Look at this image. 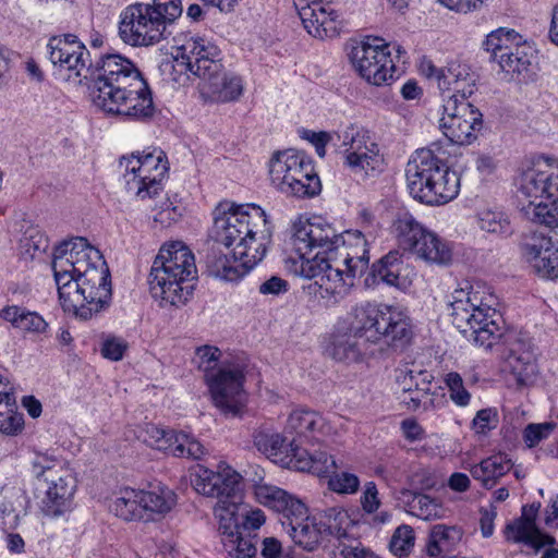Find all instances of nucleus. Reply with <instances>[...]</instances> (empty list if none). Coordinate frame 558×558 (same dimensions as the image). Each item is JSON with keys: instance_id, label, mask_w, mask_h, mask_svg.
<instances>
[{"instance_id": "obj_1", "label": "nucleus", "mask_w": 558, "mask_h": 558, "mask_svg": "<svg viewBox=\"0 0 558 558\" xmlns=\"http://www.w3.org/2000/svg\"><path fill=\"white\" fill-rule=\"evenodd\" d=\"M274 226L266 213L254 204L220 206L213 233L218 244L234 245L232 257L213 246L206 255L210 276L235 281L260 263L272 241Z\"/></svg>"}, {"instance_id": "obj_2", "label": "nucleus", "mask_w": 558, "mask_h": 558, "mask_svg": "<svg viewBox=\"0 0 558 558\" xmlns=\"http://www.w3.org/2000/svg\"><path fill=\"white\" fill-rule=\"evenodd\" d=\"M52 270L65 312L88 319L111 301L110 272L100 252L75 238L56 247Z\"/></svg>"}, {"instance_id": "obj_3", "label": "nucleus", "mask_w": 558, "mask_h": 558, "mask_svg": "<svg viewBox=\"0 0 558 558\" xmlns=\"http://www.w3.org/2000/svg\"><path fill=\"white\" fill-rule=\"evenodd\" d=\"M89 95L94 106L106 113L133 120L151 118L155 107L151 92L137 66L121 54L101 57L87 70Z\"/></svg>"}, {"instance_id": "obj_4", "label": "nucleus", "mask_w": 558, "mask_h": 558, "mask_svg": "<svg viewBox=\"0 0 558 558\" xmlns=\"http://www.w3.org/2000/svg\"><path fill=\"white\" fill-rule=\"evenodd\" d=\"M413 336L409 316L396 306L366 304L355 310L350 331L333 338L329 355L340 362L383 354L388 345L404 348Z\"/></svg>"}, {"instance_id": "obj_5", "label": "nucleus", "mask_w": 558, "mask_h": 558, "mask_svg": "<svg viewBox=\"0 0 558 558\" xmlns=\"http://www.w3.org/2000/svg\"><path fill=\"white\" fill-rule=\"evenodd\" d=\"M333 255H315L311 262H301L299 272L305 279H314L319 293L337 301L343 298L354 278L363 275L369 263L368 242L360 230L341 232Z\"/></svg>"}, {"instance_id": "obj_6", "label": "nucleus", "mask_w": 558, "mask_h": 558, "mask_svg": "<svg viewBox=\"0 0 558 558\" xmlns=\"http://www.w3.org/2000/svg\"><path fill=\"white\" fill-rule=\"evenodd\" d=\"M197 268L194 254L181 241L161 246L148 277L150 294L161 306H181L192 295Z\"/></svg>"}, {"instance_id": "obj_7", "label": "nucleus", "mask_w": 558, "mask_h": 558, "mask_svg": "<svg viewBox=\"0 0 558 558\" xmlns=\"http://www.w3.org/2000/svg\"><path fill=\"white\" fill-rule=\"evenodd\" d=\"M497 298L492 292L464 289L456 290L452 295L451 316L453 325L475 344L492 348L502 336L497 323Z\"/></svg>"}, {"instance_id": "obj_8", "label": "nucleus", "mask_w": 558, "mask_h": 558, "mask_svg": "<svg viewBox=\"0 0 558 558\" xmlns=\"http://www.w3.org/2000/svg\"><path fill=\"white\" fill-rule=\"evenodd\" d=\"M183 12L181 0H151L129 5L121 14L119 34L132 46H149L165 37L166 28Z\"/></svg>"}, {"instance_id": "obj_9", "label": "nucleus", "mask_w": 558, "mask_h": 558, "mask_svg": "<svg viewBox=\"0 0 558 558\" xmlns=\"http://www.w3.org/2000/svg\"><path fill=\"white\" fill-rule=\"evenodd\" d=\"M341 232L320 217L299 219L293 223L292 234L287 245L291 254L286 258V265L290 271L300 276L301 262H311L306 255L313 250H320L316 255L322 257L332 256Z\"/></svg>"}, {"instance_id": "obj_10", "label": "nucleus", "mask_w": 558, "mask_h": 558, "mask_svg": "<svg viewBox=\"0 0 558 558\" xmlns=\"http://www.w3.org/2000/svg\"><path fill=\"white\" fill-rule=\"evenodd\" d=\"M163 158L161 150L122 157L119 167L126 191L140 199L158 196L168 171V162Z\"/></svg>"}, {"instance_id": "obj_11", "label": "nucleus", "mask_w": 558, "mask_h": 558, "mask_svg": "<svg viewBox=\"0 0 558 558\" xmlns=\"http://www.w3.org/2000/svg\"><path fill=\"white\" fill-rule=\"evenodd\" d=\"M269 175L272 185L288 195L313 197L322 190L312 163L294 153H277L270 161Z\"/></svg>"}, {"instance_id": "obj_12", "label": "nucleus", "mask_w": 558, "mask_h": 558, "mask_svg": "<svg viewBox=\"0 0 558 558\" xmlns=\"http://www.w3.org/2000/svg\"><path fill=\"white\" fill-rule=\"evenodd\" d=\"M393 228L400 246L418 258L437 265H447L451 262L450 246L436 233L427 230L411 214H399Z\"/></svg>"}, {"instance_id": "obj_13", "label": "nucleus", "mask_w": 558, "mask_h": 558, "mask_svg": "<svg viewBox=\"0 0 558 558\" xmlns=\"http://www.w3.org/2000/svg\"><path fill=\"white\" fill-rule=\"evenodd\" d=\"M336 136L340 141L339 153L344 158V166L353 173L367 175L381 170L384 157L379 146L363 126L350 124Z\"/></svg>"}, {"instance_id": "obj_14", "label": "nucleus", "mask_w": 558, "mask_h": 558, "mask_svg": "<svg viewBox=\"0 0 558 558\" xmlns=\"http://www.w3.org/2000/svg\"><path fill=\"white\" fill-rule=\"evenodd\" d=\"M349 59L361 77L376 86L388 83L393 77L395 64L389 47L380 38H367L352 46Z\"/></svg>"}, {"instance_id": "obj_15", "label": "nucleus", "mask_w": 558, "mask_h": 558, "mask_svg": "<svg viewBox=\"0 0 558 558\" xmlns=\"http://www.w3.org/2000/svg\"><path fill=\"white\" fill-rule=\"evenodd\" d=\"M440 129L444 135L457 145H470L482 128V113L469 101L450 97L445 100Z\"/></svg>"}, {"instance_id": "obj_16", "label": "nucleus", "mask_w": 558, "mask_h": 558, "mask_svg": "<svg viewBox=\"0 0 558 558\" xmlns=\"http://www.w3.org/2000/svg\"><path fill=\"white\" fill-rule=\"evenodd\" d=\"M205 378L214 404L225 414H239L245 401L243 371L239 366L221 367Z\"/></svg>"}, {"instance_id": "obj_17", "label": "nucleus", "mask_w": 558, "mask_h": 558, "mask_svg": "<svg viewBox=\"0 0 558 558\" xmlns=\"http://www.w3.org/2000/svg\"><path fill=\"white\" fill-rule=\"evenodd\" d=\"M175 51V60L184 64L187 71L199 78L220 69V49L204 37H184L178 41Z\"/></svg>"}, {"instance_id": "obj_18", "label": "nucleus", "mask_w": 558, "mask_h": 558, "mask_svg": "<svg viewBox=\"0 0 558 558\" xmlns=\"http://www.w3.org/2000/svg\"><path fill=\"white\" fill-rule=\"evenodd\" d=\"M558 192V167L548 159H538L524 170L518 183V198L526 205L555 197Z\"/></svg>"}, {"instance_id": "obj_19", "label": "nucleus", "mask_w": 558, "mask_h": 558, "mask_svg": "<svg viewBox=\"0 0 558 558\" xmlns=\"http://www.w3.org/2000/svg\"><path fill=\"white\" fill-rule=\"evenodd\" d=\"M47 53L54 66L74 72L76 77L88 78L89 52L74 35L52 37L47 44Z\"/></svg>"}, {"instance_id": "obj_20", "label": "nucleus", "mask_w": 558, "mask_h": 558, "mask_svg": "<svg viewBox=\"0 0 558 558\" xmlns=\"http://www.w3.org/2000/svg\"><path fill=\"white\" fill-rule=\"evenodd\" d=\"M48 487L43 499V512L59 518L72 511L76 480L68 469L60 468L58 474L46 478Z\"/></svg>"}, {"instance_id": "obj_21", "label": "nucleus", "mask_w": 558, "mask_h": 558, "mask_svg": "<svg viewBox=\"0 0 558 558\" xmlns=\"http://www.w3.org/2000/svg\"><path fill=\"white\" fill-rule=\"evenodd\" d=\"M304 28L315 38L336 37L339 33L337 15L323 0H293Z\"/></svg>"}, {"instance_id": "obj_22", "label": "nucleus", "mask_w": 558, "mask_h": 558, "mask_svg": "<svg viewBox=\"0 0 558 558\" xmlns=\"http://www.w3.org/2000/svg\"><path fill=\"white\" fill-rule=\"evenodd\" d=\"M439 158L433 150L421 148L414 151L405 167L407 187L410 195L424 204L426 193L433 182Z\"/></svg>"}, {"instance_id": "obj_23", "label": "nucleus", "mask_w": 558, "mask_h": 558, "mask_svg": "<svg viewBox=\"0 0 558 558\" xmlns=\"http://www.w3.org/2000/svg\"><path fill=\"white\" fill-rule=\"evenodd\" d=\"M524 254L536 272L544 277L558 278V230L551 235H534L524 243Z\"/></svg>"}, {"instance_id": "obj_24", "label": "nucleus", "mask_w": 558, "mask_h": 558, "mask_svg": "<svg viewBox=\"0 0 558 558\" xmlns=\"http://www.w3.org/2000/svg\"><path fill=\"white\" fill-rule=\"evenodd\" d=\"M241 475L231 468H225L220 472H214L205 466L198 465L192 480L193 487L198 494L218 500L234 496L240 489Z\"/></svg>"}, {"instance_id": "obj_25", "label": "nucleus", "mask_w": 558, "mask_h": 558, "mask_svg": "<svg viewBox=\"0 0 558 558\" xmlns=\"http://www.w3.org/2000/svg\"><path fill=\"white\" fill-rule=\"evenodd\" d=\"M539 508V502L523 506L521 517L506 526L505 535L507 539L524 543L535 549L553 545L555 543L554 537L542 533L536 526L535 519Z\"/></svg>"}, {"instance_id": "obj_26", "label": "nucleus", "mask_w": 558, "mask_h": 558, "mask_svg": "<svg viewBox=\"0 0 558 558\" xmlns=\"http://www.w3.org/2000/svg\"><path fill=\"white\" fill-rule=\"evenodd\" d=\"M201 80V95L211 102L235 101L243 93L242 80L228 73L222 63L217 72H209Z\"/></svg>"}, {"instance_id": "obj_27", "label": "nucleus", "mask_w": 558, "mask_h": 558, "mask_svg": "<svg viewBox=\"0 0 558 558\" xmlns=\"http://www.w3.org/2000/svg\"><path fill=\"white\" fill-rule=\"evenodd\" d=\"M460 192V174L451 170L440 158L428 187L424 204L445 205L454 199Z\"/></svg>"}, {"instance_id": "obj_28", "label": "nucleus", "mask_w": 558, "mask_h": 558, "mask_svg": "<svg viewBox=\"0 0 558 558\" xmlns=\"http://www.w3.org/2000/svg\"><path fill=\"white\" fill-rule=\"evenodd\" d=\"M254 495L259 504L282 513L284 520L291 515H303L306 512V507L301 500L277 486L257 484L254 487Z\"/></svg>"}, {"instance_id": "obj_29", "label": "nucleus", "mask_w": 558, "mask_h": 558, "mask_svg": "<svg viewBox=\"0 0 558 558\" xmlns=\"http://www.w3.org/2000/svg\"><path fill=\"white\" fill-rule=\"evenodd\" d=\"M412 269L403 263L398 251H391L372 266V276L389 286L404 289L411 283Z\"/></svg>"}, {"instance_id": "obj_30", "label": "nucleus", "mask_w": 558, "mask_h": 558, "mask_svg": "<svg viewBox=\"0 0 558 558\" xmlns=\"http://www.w3.org/2000/svg\"><path fill=\"white\" fill-rule=\"evenodd\" d=\"M165 436L159 440H148V445L174 457L194 460L201 459L205 452L203 445L190 435L166 430Z\"/></svg>"}, {"instance_id": "obj_31", "label": "nucleus", "mask_w": 558, "mask_h": 558, "mask_svg": "<svg viewBox=\"0 0 558 558\" xmlns=\"http://www.w3.org/2000/svg\"><path fill=\"white\" fill-rule=\"evenodd\" d=\"M242 504L241 488L234 492V496H227L218 500L214 513L218 520V530L222 538L233 537L240 533Z\"/></svg>"}, {"instance_id": "obj_32", "label": "nucleus", "mask_w": 558, "mask_h": 558, "mask_svg": "<svg viewBox=\"0 0 558 558\" xmlns=\"http://www.w3.org/2000/svg\"><path fill=\"white\" fill-rule=\"evenodd\" d=\"M512 468L513 462L507 454L496 453L483 459L480 463L473 464L470 468V473L484 488L492 489Z\"/></svg>"}, {"instance_id": "obj_33", "label": "nucleus", "mask_w": 558, "mask_h": 558, "mask_svg": "<svg viewBox=\"0 0 558 558\" xmlns=\"http://www.w3.org/2000/svg\"><path fill=\"white\" fill-rule=\"evenodd\" d=\"M281 523L293 542L304 549L312 551L319 544L323 530L318 522L308 518L307 511L300 517L291 515Z\"/></svg>"}, {"instance_id": "obj_34", "label": "nucleus", "mask_w": 558, "mask_h": 558, "mask_svg": "<svg viewBox=\"0 0 558 558\" xmlns=\"http://www.w3.org/2000/svg\"><path fill=\"white\" fill-rule=\"evenodd\" d=\"M397 500L408 513L425 521L439 519L445 513L439 500L410 489L400 490Z\"/></svg>"}, {"instance_id": "obj_35", "label": "nucleus", "mask_w": 558, "mask_h": 558, "mask_svg": "<svg viewBox=\"0 0 558 558\" xmlns=\"http://www.w3.org/2000/svg\"><path fill=\"white\" fill-rule=\"evenodd\" d=\"M420 386L407 393H400L399 400L411 411H417L420 409L424 411L433 410L444 403V393H437L430 391L433 375L422 374Z\"/></svg>"}, {"instance_id": "obj_36", "label": "nucleus", "mask_w": 558, "mask_h": 558, "mask_svg": "<svg viewBox=\"0 0 558 558\" xmlns=\"http://www.w3.org/2000/svg\"><path fill=\"white\" fill-rule=\"evenodd\" d=\"M462 539V531L454 525L436 524L428 534L426 553L429 557L448 556Z\"/></svg>"}, {"instance_id": "obj_37", "label": "nucleus", "mask_w": 558, "mask_h": 558, "mask_svg": "<svg viewBox=\"0 0 558 558\" xmlns=\"http://www.w3.org/2000/svg\"><path fill=\"white\" fill-rule=\"evenodd\" d=\"M140 490L131 487L121 488L110 500L109 510L124 521L142 520Z\"/></svg>"}, {"instance_id": "obj_38", "label": "nucleus", "mask_w": 558, "mask_h": 558, "mask_svg": "<svg viewBox=\"0 0 558 558\" xmlns=\"http://www.w3.org/2000/svg\"><path fill=\"white\" fill-rule=\"evenodd\" d=\"M2 317L13 327L32 335H44L49 328V324L38 313L19 306L4 308Z\"/></svg>"}, {"instance_id": "obj_39", "label": "nucleus", "mask_w": 558, "mask_h": 558, "mask_svg": "<svg viewBox=\"0 0 558 558\" xmlns=\"http://www.w3.org/2000/svg\"><path fill=\"white\" fill-rule=\"evenodd\" d=\"M324 426V418L315 411L294 410L288 418L286 433L295 434L298 437L308 438Z\"/></svg>"}, {"instance_id": "obj_40", "label": "nucleus", "mask_w": 558, "mask_h": 558, "mask_svg": "<svg viewBox=\"0 0 558 558\" xmlns=\"http://www.w3.org/2000/svg\"><path fill=\"white\" fill-rule=\"evenodd\" d=\"M142 507V514L146 513L165 514L169 512L173 505V494L166 487L156 486L149 490L138 489Z\"/></svg>"}, {"instance_id": "obj_41", "label": "nucleus", "mask_w": 558, "mask_h": 558, "mask_svg": "<svg viewBox=\"0 0 558 558\" xmlns=\"http://www.w3.org/2000/svg\"><path fill=\"white\" fill-rule=\"evenodd\" d=\"M505 367L514 376L518 385H526L535 375L536 366L529 351L518 352L511 348L505 361Z\"/></svg>"}, {"instance_id": "obj_42", "label": "nucleus", "mask_w": 558, "mask_h": 558, "mask_svg": "<svg viewBox=\"0 0 558 558\" xmlns=\"http://www.w3.org/2000/svg\"><path fill=\"white\" fill-rule=\"evenodd\" d=\"M525 217L547 228L558 227V201L553 198L539 201L532 205H522Z\"/></svg>"}, {"instance_id": "obj_43", "label": "nucleus", "mask_w": 558, "mask_h": 558, "mask_svg": "<svg viewBox=\"0 0 558 558\" xmlns=\"http://www.w3.org/2000/svg\"><path fill=\"white\" fill-rule=\"evenodd\" d=\"M319 526L323 534L332 535L337 538L347 536V530L352 521L345 510L339 507L328 508L319 514Z\"/></svg>"}, {"instance_id": "obj_44", "label": "nucleus", "mask_w": 558, "mask_h": 558, "mask_svg": "<svg viewBox=\"0 0 558 558\" xmlns=\"http://www.w3.org/2000/svg\"><path fill=\"white\" fill-rule=\"evenodd\" d=\"M524 49V46L513 43L504 53L498 54L496 61L501 70L508 74H521L527 71L531 61Z\"/></svg>"}, {"instance_id": "obj_45", "label": "nucleus", "mask_w": 558, "mask_h": 558, "mask_svg": "<svg viewBox=\"0 0 558 558\" xmlns=\"http://www.w3.org/2000/svg\"><path fill=\"white\" fill-rule=\"evenodd\" d=\"M289 439L278 433L258 432L254 435V445L268 457L283 461Z\"/></svg>"}, {"instance_id": "obj_46", "label": "nucleus", "mask_w": 558, "mask_h": 558, "mask_svg": "<svg viewBox=\"0 0 558 558\" xmlns=\"http://www.w3.org/2000/svg\"><path fill=\"white\" fill-rule=\"evenodd\" d=\"M477 222L482 230L499 235H509L512 233L508 217L501 213L492 209H483L477 214Z\"/></svg>"}, {"instance_id": "obj_47", "label": "nucleus", "mask_w": 558, "mask_h": 558, "mask_svg": "<svg viewBox=\"0 0 558 558\" xmlns=\"http://www.w3.org/2000/svg\"><path fill=\"white\" fill-rule=\"evenodd\" d=\"M227 551L226 558H254L257 553V541L243 537L241 532L233 537L221 538Z\"/></svg>"}, {"instance_id": "obj_48", "label": "nucleus", "mask_w": 558, "mask_h": 558, "mask_svg": "<svg viewBox=\"0 0 558 558\" xmlns=\"http://www.w3.org/2000/svg\"><path fill=\"white\" fill-rule=\"evenodd\" d=\"M475 74L469 65L466 64H460V63H452L450 64L444 72V74H440L438 77V89L441 93V96L444 98V101L446 99V93L449 88L458 84L460 81H463L466 78L470 80V76Z\"/></svg>"}, {"instance_id": "obj_49", "label": "nucleus", "mask_w": 558, "mask_h": 558, "mask_svg": "<svg viewBox=\"0 0 558 558\" xmlns=\"http://www.w3.org/2000/svg\"><path fill=\"white\" fill-rule=\"evenodd\" d=\"M517 37L518 34L514 31L496 29L487 35L484 41L485 50L490 52L492 59L496 61L498 54L504 53L514 43Z\"/></svg>"}, {"instance_id": "obj_50", "label": "nucleus", "mask_w": 558, "mask_h": 558, "mask_svg": "<svg viewBox=\"0 0 558 558\" xmlns=\"http://www.w3.org/2000/svg\"><path fill=\"white\" fill-rule=\"evenodd\" d=\"M414 531L410 525L403 524L393 532L389 548L395 556L404 557L410 554L414 546Z\"/></svg>"}, {"instance_id": "obj_51", "label": "nucleus", "mask_w": 558, "mask_h": 558, "mask_svg": "<svg viewBox=\"0 0 558 558\" xmlns=\"http://www.w3.org/2000/svg\"><path fill=\"white\" fill-rule=\"evenodd\" d=\"M422 374H429L425 369L416 368L414 365L404 364L396 369V384L398 393H407L420 386Z\"/></svg>"}, {"instance_id": "obj_52", "label": "nucleus", "mask_w": 558, "mask_h": 558, "mask_svg": "<svg viewBox=\"0 0 558 558\" xmlns=\"http://www.w3.org/2000/svg\"><path fill=\"white\" fill-rule=\"evenodd\" d=\"M444 383L449 391L450 400L458 407H466L471 401V393L468 391L461 375L450 372L445 375Z\"/></svg>"}, {"instance_id": "obj_53", "label": "nucleus", "mask_w": 558, "mask_h": 558, "mask_svg": "<svg viewBox=\"0 0 558 558\" xmlns=\"http://www.w3.org/2000/svg\"><path fill=\"white\" fill-rule=\"evenodd\" d=\"M311 457L312 454H310L306 449L300 447L296 438H292L288 444L282 462H286L288 465L299 471L305 472L311 471V466L313 465Z\"/></svg>"}, {"instance_id": "obj_54", "label": "nucleus", "mask_w": 558, "mask_h": 558, "mask_svg": "<svg viewBox=\"0 0 558 558\" xmlns=\"http://www.w3.org/2000/svg\"><path fill=\"white\" fill-rule=\"evenodd\" d=\"M328 486L338 494H354L360 487L359 477L349 472H336L329 477Z\"/></svg>"}, {"instance_id": "obj_55", "label": "nucleus", "mask_w": 558, "mask_h": 558, "mask_svg": "<svg viewBox=\"0 0 558 558\" xmlns=\"http://www.w3.org/2000/svg\"><path fill=\"white\" fill-rule=\"evenodd\" d=\"M556 424L551 422L529 424L523 432V439L529 448H533L538 445L542 440L549 437L555 429Z\"/></svg>"}, {"instance_id": "obj_56", "label": "nucleus", "mask_w": 558, "mask_h": 558, "mask_svg": "<svg viewBox=\"0 0 558 558\" xmlns=\"http://www.w3.org/2000/svg\"><path fill=\"white\" fill-rule=\"evenodd\" d=\"M153 210H156L154 222L159 225L161 228L170 227L181 217L180 210L178 207L173 206L169 198L161 202L159 206H154Z\"/></svg>"}, {"instance_id": "obj_57", "label": "nucleus", "mask_w": 558, "mask_h": 558, "mask_svg": "<svg viewBox=\"0 0 558 558\" xmlns=\"http://www.w3.org/2000/svg\"><path fill=\"white\" fill-rule=\"evenodd\" d=\"M126 349L128 343L125 340L119 337L109 336L102 341L100 351L105 359L120 361L122 360Z\"/></svg>"}, {"instance_id": "obj_58", "label": "nucleus", "mask_w": 558, "mask_h": 558, "mask_svg": "<svg viewBox=\"0 0 558 558\" xmlns=\"http://www.w3.org/2000/svg\"><path fill=\"white\" fill-rule=\"evenodd\" d=\"M498 424L497 411L494 409H482L473 418V429L477 434H486L488 430L496 428Z\"/></svg>"}, {"instance_id": "obj_59", "label": "nucleus", "mask_w": 558, "mask_h": 558, "mask_svg": "<svg viewBox=\"0 0 558 558\" xmlns=\"http://www.w3.org/2000/svg\"><path fill=\"white\" fill-rule=\"evenodd\" d=\"M476 81L477 75L476 73L470 76V80L466 81H460L458 84L452 86L448 89L446 93V99H449L450 97L458 99L460 101H468V97L473 95V93L476 89Z\"/></svg>"}, {"instance_id": "obj_60", "label": "nucleus", "mask_w": 558, "mask_h": 558, "mask_svg": "<svg viewBox=\"0 0 558 558\" xmlns=\"http://www.w3.org/2000/svg\"><path fill=\"white\" fill-rule=\"evenodd\" d=\"M23 415L16 409L10 412H0V432L7 435H15L23 428Z\"/></svg>"}, {"instance_id": "obj_61", "label": "nucleus", "mask_w": 558, "mask_h": 558, "mask_svg": "<svg viewBox=\"0 0 558 558\" xmlns=\"http://www.w3.org/2000/svg\"><path fill=\"white\" fill-rule=\"evenodd\" d=\"M361 505L367 513H374L380 505L378 499V490L374 482H367L361 497Z\"/></svg>"}, {"instance_id": "obj_62", "label": "nucleus", "mask_w": 558, "mask_h": 558, "mask_svg": "<svg viewBox=\"0 0 558 558\" xmlns=\"http://www.w3.org/2000/svg\"><path fill=\"white\" fill-rule=\"evenodd\" d=\"M311 459L313 460V465L311 466L312 473L323 474L331 472L336 469L335 459L329 456L327 452L318 451L312 454Z\"/></svg>"}, {"instance_id": "obj_63", "label": "nucleus", "mask_w": 558, "mask_h": 558, "mask_svg": "<svg viewBox=\"0 0 558 558\" xmlns=\"http://www.w3.org/2000/svg\"><path fill=\"white\" fill-rule=\"evenodd\" d=\"M288 289L289 283L287 280L277 276H272L259 286L258 291L264 295H280L286 293Z\"/></svg>"}, {"instance_id": "obj_64", "label": "nucleus", "mask_w": 558, "mask_h": 558, "mask_svg": "<svg viewBox=\"0 0 558 558\" xmlns=\"http://www.w3.org/2000/svg\"><path fill=\"white\" fill-rule=\"evenodd\" d=\"M57 464L56 459L48 453L35 452V457L32 460L33 472L37 477L51 472Z\"/></svg>"}]
</instances>
